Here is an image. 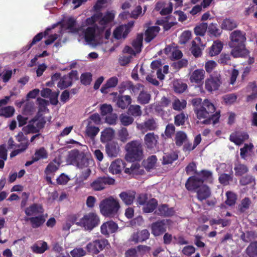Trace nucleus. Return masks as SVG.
I'll return each mask as SVG.
<instances>
[{"label":"nucleus","instance_id":"nucleus-1","mask_svg":"<svg viewBox=\"0 0 257 257\" xmlns=\"http://www.w3.org/2000/svg\"><path fill=\"white\" fill-rule=\"evenodd\" d=\"M215 111V107L213 103L209 100L206 99L202 102L201 106L198 108L194 109V111L198 119L206 118L202 121L204 124H216L219 121L220 118V111Z\"/></svg>","mask_w":257,"mask_h":257},{"label":"nucleus","instance_id":"nucleus-2","mask_svg":"<svg viewBox=\"0 0 257 257\" xmlns=\"http://www.w3.org/2000/svg\"><path fill=\"white\" fill-rule=\"evenodd\" d=\"M229 46L232 48L231 55L234 58L243 57L248 53L245 48V33L240 30L233 31L230 35Z\"/></svg>","mask_w":257,"mask_h":257},{"label":"nucleus","instance_id":"nucleus-3","mask_svg":"<svg viewBox=\"0 0 257 257\" xmlns=\"http://www.w3.org/2000/svg\"><path fill=\"white\" fill-rule=\"evenodd\" d=\"M126 161H142L144 155L143 146L139 141L134 140L125 146Z\"/></svg>","mask_w":257,"mask_h":257},{"label":"nucleus","instance_id":"nucleus-4","mask_svg":"<svg viewBox=\"0 0 257 257\" xmlns=\"http://www.w3.org/2000/svg\"><path fill=\"white\" fill-rule=\"evenodd\" d=\"M99 208L103 215L112 217L117 213L120 206L118 200L110 196L100 202Z\"/></svg>","mask_w":257,"mask_h":257},{"label":"nucleus","instance_id":"nucleus-5","mask_svg":"<svg viewBox=\"0 0 257 257\" xmlns=\"http://www.w3.org/2000/svg\"><path fill=\"white\" fill-rule=\"evenodd\" d=\"M99 218L94 212H89L83 216L75 224L83 227L85 230H91L98 225Z\"/></svg>","mask_w":257,"mask_h":257},{"label":"nucleus","instance_id":"nucleus-6","mask_svg":"<svg viewBox=\"0 0 257 257\" xmlns=\"http://www.w3.org/2000/svg\"><path fill=\"white\" fill-rule=\"evenodd\" d=\"M221 83V75L219 72L215 71L206 80L205 88L208 91L212 92L217 90Z\"/></svg>","mask_w":257,"mask_h":257},{"label":"nucleus","instance_id":"nucleus-7","mask_svg":"<svg viewBox=\"0 0 257 257\" xmlns=\"http://www.w3.org/2000/svg\"><path fill=\"white\" fill-rule=\"evenodd\" d=\"M108 244V241L105 239H96L88 243L86 248L88 252L97 254Z\"/></svg>","mask_w":257,"mask_h":257},{"label":"nucleus","instance_id":"nucleus-8","mask_svg":"<svg viewBox=\"0 0 257 257\" xmlns=\"http://www.w3.org/2000/svg\"><path fill=\"white\" fill-rule=\"evenodd\" d=\"M114 179L107 177H99L91 184V187L95 191H100L104 189L106 185H112L114 183Z\"/></svg>","mask_w":257,"mask_h":257},{"label":"nucleus","instance_id":"nucleus-9","mask_svg":"<svg viewBox=\"0 0 257 257\" xmlns=\"http://www.w3.org/2000/svg\"><path fill=\"white\" fill-rule=\"evenodd\" d=\"M124 165V172L126 174L135 175L142 174L144 172L143 167L138 162H127Z\"/></svg>","mask_w":257,"mask_h":257},{"label":"nucleus","instance_id":"nucleus-10","mask_svg":"<svg viewBox=\"0 0 257 257\" xmlns=\"http://www.w3.org/2000/svg\"><path fill=\"white\" fill-rule=\"evenodd\" d=\"M249 135L246 132L237 131L232 133L229 136V140L236 145H240L248 140Z\"/></svg>","mask_w":257,"mask_h":257},{"label":"nucleus","instance_id":"nucleus-11","mask_svg":"<svg viewBox=\"0 0 257 257\" xmlns=\"http://www.w3.org/2000/svg\"><path fill=\"white\" fill-rule=\"evenodd\" d=\"M203 185L202 181L200 180L196 175H195L188 179L185 184V187L189 191H196Z\"/></svg>","mask_w":257,"mask_h":257},{"label":"nucleus","instance_id":"nucleus-12","mask_svg":"<svg viewBox=\"0 0 257 257\" xmlns=\"http://www.w3.org/2000/svg\"><path fill=\"white\" fill-rule=\"evenodd\" d=\"M159 136L154 133H147L144 137V143L146 147L148 149H152L155 148L158 144Z\"/></svg>","mask_w":257,"mask_h":257},{"label":"nucleus","instance_id":"nucleus-13","mask_svg":"<svg viewBox=\"0 0 257 257\" xmlns=\"http://www.w3.org/2000/svg\"><path fill=\"white\" fill-rule=\"evenodd\" d=\"M44 210L41 204L34 203L27 207L25 212L27 216H36L43 214Z\"/></svg>","mask_w":257,"mask_h":257},{"label":"nucleus","instance_id":"nucleus-14","mask_svg":"<svg viewBox=\"0 0 257 257\" xmlns=\"http://www.w3.org/2000/svg\"><path fill=\"white\" fill-rule=\"evenodd\" d=\"M60 165L59 162H51L45 170L46 174V179L48 182L51 183V179L53 177L54 173L58 170Z\"/></svg>","mask_w":257,"mask_h":257},{"label":"nucleus","instance_id":"nucleus-15","mask_svg":"<svg viewBox=\"0 0 257 257\" xmlns=\"http://www.w3.org/2000/svg\"><path fill=\"white\" fill-rule=\"evenodd\" d=\"M151 229L152 233L155 236H158L163 234L166 231L164 221H158L152 223Z\"/></svg>","mask_w":257,"mask_h":257},{"label":"nucleus","instance_id":"nucleus-16","mask_svg":"<svg viewBox=\"0 0 257 257\" xmlns=\"http://www.w3.org/2000/svg\"><path fill=\"white\" fill-rule=\"evenodd\" d=\"M89 162H72V164L75 165L78 168L82 170L81 178L82 180L87 179L90 175L91 171L88 168Z\"/></svg>","mask_w":257,"mask_h":257},{"label":"nucleus","instance_id":"nucleus-17","mask_svg":"<svg viewBox=\"0 0 257 257\" xmlns=\"http://www.w3.org/2000/svg\"><path fill=\"white\" fill-rule=\"evenodd\" d=\"M117 228V225L114 222L107 221L101 226V232L104 235H107L115 232Z\"/></svg>","mask_w":257,"mask_h":257},{"label":"nucleus","instance_id":"nucleus-18","mask_svg":"<svg viewBox=\"0 0 257 257\" xmlns=\"http://www.w3.org/2000/svg\"><path fill=\"white\" fill-rule=\"evenodd\" d=\"M47 217V214H43L35 217H27L25 220L30 221L32 227L36 228L41 226L45 222Z\"/></svg>","mask_w":257,"mask_h":257},{"label":"nucleus","instance_id":"nucleus-19","mask_svg":"<svg viewBox=\"0 0 257 257\" xmlns=\"http://www.w3.org/2000/svg\"><path fill=\"white\" fill-rule=\"evenodd\" d=\"M158 127L157 123L153 118H150L140 124L139 128L143 132L155 131Z\"/></svg>","mask_w":257,"mask_h":257},{"label":"nucleus","instance_id":"nucleus-20","mask_svg":"<svg viewBox=\"0 0 257 257\" xmlns=\"http://www.w3.org/2000/svg\"><path fill=\"white\" fill-rule=\"evenodd\" d=\"M160 31V28L158 26L149 27L145 32V41L146 43H150L158 35Z\"/></svg>","mask_w":257,"mask_h":257},{"label":"nucleus","instance_id":"nucleus-21","mask_svg":"<svg viewBox=\"0 0 257 257\" xmlns=\"http://www.w3.org/2000/svg\"><path fill=\"white\" fill-rule=\"evenodd\" d=\"M247 91L251 90L250 94L247 95L246 101L247 102H253L257 100V86L255 81L250 82L246 87Z\"/></svg>","mask_w":257,"mask_h":257},{"label":"nucleus","instance_id":"nucleus-22","mask_svg":"<svg viewBox=\"0 0 257 257\" xmlns=\"http://www.w3.org/2000/svg\"><path fill=\"white\" fill-rule=\"evenodd\" d=\"M136 193L133 191H123L119 194L122 201L126 205H131L135 198Z\"/></svg>","mask_w":257,"mask_h":257},{"label":"nucleus","instance_id":"nucleus-23","mask_svg":"<svg viewBox=\"0 0 257 257\" xmlns=\"http://www.w3.org/2000/svg\"><path fill=\"white\" fill-rule=\"evenodd\" d=\"M98 29L97 25L87 27L84 31V38L86 42L88 43H92L95 40V33Z\"/></svg>","mask_w":257,"mask_h":257},{"label":"nucleus","instance_id":"nucleus-24","mask_svg":"<svg viewBox=\"0 0 257 257\" xmlns=\"http://www.w3.org/2000/svg\"><path fill=\"white\" fill-rule=\"evenodd\" d=\"M149 236V231L147 229H143L140 231L134 233L131 237V240L136 243L142 242L148 239Z\"/></svg>","mask_w":257,"mask_h":257},{"label":"nucleus","instance_id":"nucleus-25","mask_svg":"<svg viewBox=\"0 0 257 257\" xmlns=\"http://www.w3.org/2000/svg\"><path fill=\"white\" fill-rule=\"evenodd\" d=\"M118 79L116 76L109 78L106 83L102 85L100 91L103 94H107L109 92V89L115 87L118 83Z\"/></svg>","mask_w":257,"mask_h":257},{"label":"nucleus","instance_id":"nucleus-26","mask_svg":"<svg viewBox=\"0 0 257 257\" xmlns=\"http://www.w3.org/2000/svg\"><path fill=\"white\" fill-rule=\"evenodd\" d=\"M197 198L202 201L210 197L211 191L209 188L206 185L203 184L202 186L196 190Z\"/></svg>","mask_w":257,"mask_h":257},{"label":"nucleus","instance_id":"nucleus-27","mask_svg":"<svg viewBox=\"0 0 257 257\" xmlns=\"http://www.w3.org/2000/svg\"><path fill=\"white\" fill-rule=\"evenodd\" d=\"M105 150L109 157L111 158L116 157L119 151V148L117 143L111 142L106 145Z\"/></svg>","mask_w":257,"mask_h":257},{"label":"nucleus","instance_id":"nucleus-28","mask_svg":"<svg viewBox=\"0 0 257 257\" xmlns=\"http://www.w3.org/2000/svg\"><path fill=\"white\" fill-rule=\"evenodd\" d=\"M132 103V98L130 95H119L117 98V106L121 109H125Z\"/></svg>","mask_w":257,"mask_h":257},{"label":"nucleus","instance_id":"nucleus-29","mask_svg":"<svg viewBox=\"0 0 257 257\" xmlns=\"http://www.w3.org/2000/svg\"><path fill=\"white\" fill-rule=\"evenodd\" d=\"M174 210L173 208H169L166 204L159 206L156 210L155 213L163 216H171L174 214Z\"/></svg>","mask_w":257,"mask_h":257},{"label":"nucleus","instance_id":"nucleus-30","mask_svg":"<svg viewBox=\"0 0 257 257\" xmlns=\"http://www.w3.org/2000/svg\"><path fill=\"white\" fill-rule=\"evenodd\" d=\"M205 71L203 69H196L194 71L190 77L191 82L200 83L204 78Z\"/></svg>","mask_w":257,"mask_h":257},{"label":"nucleus","instance_id":"nucleus-31","mask_svg":"<svg viewBox=\"0 0 257 257\" xmlns=\"http://www.w3.org/2000/svg\"><path fill=\"white\" fill-rule=\"evenodd\" d=\"M76 21L73 18L70 17L68 19L65 24L67 30L72 33H78L81 30V27H76Z\"/></svg>","mask_w":257,"mask_h":257},{"label":"nucleus","instance_id":"nucleus-32","mask_svg":"<svg viewBox=\"0 0 257 257\" xmlns=\"http://www.w3.org/2000/svg\"><path fill=\"white\" fill-rule=\"evenodd\" d=\"M70 161H89L88 158H86L85 155L84 153L80 152L77 149L71 150L69 154Z\"/></svg>","mask_w":257,"mask_h":257},{"label":"nucleus","instance_id":"nucleus-33","mask_svg":"<svg viewBox=\"0 0 257 257\" xmlns=\"http://www.w3.org/2000/svg\"><path fill=\"white\" fill-rule=\"evenodd\" d=\"M51 30L50 28H47L45 31L43 32H40L37 34L33 39L32 42L26 46L25 50L27 51L31 49V48L37 42L40 41L44 37H46L48 34V32Z\"/></svg>","mask_w":257,"mask_h":257},{"label":"nucleus","instance_id":"nucleus-34","mask_svg":"<svg viewBox=\"0 0 257 257\" xmlns=\"http://www.w3.org/2000/svg\"><path fill=\"white\" fill-rule=\"evenodd\" d=\"M223 48V43L220 41H215L209 48V54L211 56L219 54Z\"/></svg>","mask_w":257,"mask_h":257},{"label":"nucleus","instance_id":"nucleus-35","mask_svg":"<svg viewBox=\"0 0 257 257\" xmlns=\"http://www.w3.org/2000/svg\"><path fill=\"white\" fill-rule=\"evenodd\" d=\"M237 27V24L235 21L231 19L226 18L223 20L221 28L222 29L231 31Z\"/></svg>","mask_w":257,"mask_h":257},{"label":"nucleus","instance_id":"nucleus-36","mask_svg":"<svg viewBox=\"0 0 257 257\" xmlns=\"http://www.w3.org/2000/svg\"><path fill=\"white\" fill-rule=\"evenodd\" d=\"M123 168H125V165L123 162H112L109 167V171L113 174H117L120 173Z\"/></svg>","mask_w":257,"mask_h":257},{"label":"nucleus","instance_id":"nucleus-37","mask_svg":"<svg viewBox=\"0 0 257 257\" xmlns=\"http://www.w3.org/2000/svg\"><path fill=\"white\" fill-rule=\"evenodd\" d=\"M48 156L47 151L44 147L37 149L32 161H39L40 160L46 159Z\"/></svg>","mask_w":257,"mask_h":257},{"label":"nucleus","instance_id":"nucleus-38","mask_svg":"<svg viewBox=\"0 0 257 257\" xmlns=\"http://www.w3.org/2000/svg\"><path fill=\"white\" fill-rule=\"evenodd\" d=\"M31 248L33 252L37 253H43L48 248L47 244L46 242L39 241L35 243Z\"/></svg>","mask_w":257,"mask_h":257},{"label":"nucleus","instance_id":"nucleus-39","mask_svg":"<svg viewBox=\"0 0 257 257\" xmlns=\"http://www.w3.org/2000/svg\"><path fill=\"white\" fill-rule=\"evenodd\" d=\"M38 120V118L36 117H35L33 118L30 121V123L27 125L23 127V131L26 134H30V133H37L39 132V129H38L34 125V123L37 121Z\"/></svg>","mask_w":257,"mask_h":257},{"label":"nucleus","instance_id":"nucleus-40","mask_svg":"<svg viewBox=\"0 0 257 257\" xmlns=\"http://www.w3.org/2000/svg\"><path fill=\"white\" fill-rule=\"evenodd\" d=\"M151 98V96L149 92L142 90L137 97V101L141 104L145 105L149 103Z\"/></svg>","mask_w":257,"mask_h":257},{"label":"nucleus","instance_id":"nucleus-41","mask_svg":"<svg viewBox=\"0 0 257 257\" xmlns=\"http://www.w3.org/2000/svg\"><path fill=\"white\" fill-rule=\"evenodd\" d=\"M72 85V82L69 76L66 75L62 77L57 84V86L61 90L64 89Z\"/></svg>","mask_w":257,"mask_h":257},{"label":"nucleus","instance_id":"nucleus-42","mask_svg":"<svg viewBox=\"0 0 257 257\" xmlns=\"http://www.w3.org/2000/svg\"><path fill=\"white\" fill-rule=\"evenodd\" d=\"M196 176L202 181L203 183L204 181L210 182L212 181V173L209 170H202L198 172Z\"/></svg>","mask_w":257,"mask_h":257},{"label":"nucleus","instance_id":"nucleus-43","mask_svg":"<svg viewBox=\"0 0 257 257\" xmlns=\"http://www.w3.org/2000/svg\"><path fill=\"white\" fill-rule=\"evenodd\" d=\"M99 132V127L94 126L92 124L87 123L85 133L86 135L91 139H94Z\"/></svg>","mask_w":257,"mask_h":257},{"label":"nucleus","instance_id":"nucleus-44","mask_svg":"<svg viewBox=\"0 0 257 257\" xmlns=\"http://www.w3.org/2000/svg\"><path fill=\"white\" fill-rule=\"evenodd\" d=\"M158 202L155 199H151L148 201L144 205L143 209L145 213H150L153 212L156 208Z\"/></svg>","mask_w":257,"mask_h":257},{"label":"nucleus","instance_id":"nucleus-45","mask_svg":"<svg viewBox=\"0 0 257 257\" xmlns=\"http://www.w3.org/2000/svg\"><path fill=\"white\" fill-rule=\"evenodd\" d=\"M173 88L176 93H182L187 88V85L181 80H176L173 82Z\"/></svg>","mask_w":257,"mask_h":257},{"label":"nucleus","instance_id":"nucleus-46","mask_svg":"<svg viewBox=\"0 0 257 257\" xmlns=\"http://www.w3.org/2000/svg\"><path fill=\"white\" fill-rule=\"evenodd\" d=\"M128 112L132 116L135 117H140L142 114L141 107L139 105H131L128 108Z\"/></svg>","mask_w":257,"mask_h":257},{"label":"nucleus","instance_id":"nucleus-47","mask_svg":"<svg viewBox=\"0 0 257 257\" xmlns=\"http://www.w3.org/2000/svg\"><path fill=\"white\" fill-rule=\"evenodd\" d=\"M143 36L142 34L137 35L135 40L132 42V46L137 53H140L142 50L143 46Z\"/></svg>","mask_w":257,"mask_h":257},{"label":"nucleus","instance_id":"nucleus-48","mask_svg":"<svg viewBox=\"0 0 257 257\" xmlns=\"http://www.w3.org/2000/svg\"><path fill=\"white\" fill-rule=\"evenodd\" d=\"M119 120L121 124L125 126L132 124L134 121L133 116H129L125 113H121L119 116Z\"/></svg>","mask_w":257,"mask_h":257},{"label":"nucleus","instance_id":"nucleus-49","mask_svg":"<svg viewBox=\"0 0 257 257\" xmlns=\"http://www.w3.org/2000/svg\"><path fill=\"white\" fill-rule=\"evenodd\" d=\"M207 27L208 25L206 23H202L194 28V33L196 36H204L206 32Z\"/></svg>","mask_w":257,"mask_h":257},{"label":"nucleus","instance_id":"nucleus-50","mask_svg":"<svg viewBox=\"0 0 257 257\" xmlns=\"http://www.w3.org/2000/svg\"><path fill=\"white\" fill-rule=\"evenodd\" d=\"M114 18V14L112 12H107L106 14L99 19V23L101 25H105L111 22Z\"/></svg>","mask_w":257,"mask_h":257},{"label":"nucleus","instance_id":"nucleus-51","mask_svg":"<svg viewBox=\"0 0 257 257\" xmlns=\"http://www.w3.org/2000/svg\"><path fill=\"white\" fill-rule=\"evenodd\" d=\"M226 200L225 203L226 205L231 206L234 205L237 200V195L232 191H227L225 193Z\"/></svg>","mask_w":257,"mask_h":257},{"label":"nucleus","instance_id":"nucleus-52","mask_svg":"<svg viewBox=\"0 0 257 257\" xmlns=\"http://www.w3.org/2000/svg\"><path fill=\"white\" fill-rule=\"evenodd\" d=\"M251 201L250 199L249 198L246 197L244 199H243L241 201L240 203L238 206V211L240 213H244L245 212L247 209H249L250 204H251Z\"/></svg>","mask_w":257,"mask_h":257},{"label":"nucleus","instance_id":"nucleus-53","mask_svg":"<svg viewBox=\"0 0 257 257\" xmlns=\"http://www.w3.org/2000/svg\"><path fill=\"white\" fill-rule=\"evenodd\" d=\"M15 112V108L13 106H8L0 108V116L5 117H12Z\"/></svg>","mask_w":257,"mask_h":257},{"label":"nucleus","instance_id":"nucleus-54","mask_svg":"<svg viewBox=\"0 0 257 257\" xmlns=\"http://www.w3.org/2000/svg\"><path fill=\"white\" fill-rule=\"evenodd\" d=\"M207 28L211 36L218 37L221 34L222 31L218 28L217 24L211 23Z\"/></svg>","mask_w":257,"mask_h":257},{"label":"nucleus","instance_id":"nucleus-55","mask_svg":"<svg viewBox=\"0 0 257 257\" xmlns=\"http://www.w3.org/2000/svg\"><path fill=\"white\" fill-rule=\"evenodd\" d=\"M188 118V116L184 112L177 114L174 117V123L176 126L183 125L185 124L186 120Z\"/></svg>","mask_w":257,"mask_h":257},{"label":"nucleus","instance_id":"nucleus-56","mask_svg":"<svg viewBox=\"0 0 257 257\" xmlns=\"http://www.w3.org/2000/svg\"><path fill=\"white\" fill-rule=\"evenodd\" d=\"M187 139L186 134L182 132H177L175 136V143L177 146H181Z\"/></svg>","mask_w":257,"mask_h":257},{"label":"nucleus","instance_id":"nucleus-57","mask_svg":"<svg viewBox=\"0 0 257 257\" xmlns=\"http://www.w3.org/2000/svg\"><path fill=\"white\" fill-rule=\"evenodd\" d=\"M232 56L231 53L230 54L222 53L220 56L218 60L219 63L225 65H231V56Z\"/></svg>","mask_w":257,"mask_h":257},{"label":"nucleus","instance_id":"nucleus-58","mask_svg":"<svg viewBox=\"0 0 257 257\" xmlns=\"http://www.w3.org/2000/svg\"><path fill=\"white\" fill-rule=\"evenodd\" d=\"M234 170L236 175L241 176L248 171V168L245 165L238 163L235 165Z\"/></svg>","mask_w":257,"mask_h":257},{"label":"nucleus","instance_id":"nucleus-59","mask_svg":"<svg viewBox=\"0 0 257 257\" xmlns=\"http://www.w3.org/2000/svg\"><path fill=\"white\" fill-rule=\"evenodd\" d=\"M247 254L250 256L257 255V241L250 243L246 249Z\"/></svg>","mask_w":257,"mask_h":257},{"label":"nucleus","instance_id":"nucleus-60","mask_svg":"<svg viewBox=\"0 0 257 257\" xmlns=\"http://www.w3.org/2000/svg\"><path fill=\"white\" fill-rule=\"evenodd\" d=\"M72 257H83L86 254V251L82 247H76L70 251Z\"/></svg>","mask_w":257,"mask_h":257},{"label":"nucleus","instance_id":"nucleus-61","mask_svg":"<svg viewBox=\"0 0 257 257\" xmlns=\"http://www.w3.org/2000/svg\"><path fill=\"white\" fill-rule=\"evenodd\" d=\"M92 74L91 73L86 72L81 74L80 77L81 82L84 85H88L92 81Z\"/></svg>","mask_w":257,"mask_h":257},{"label":"nucleus","instance_id":"nucleus-62","mask_svg":"<svg viewBox=\"0 0 257 257\" xmlns=\"http://www.w3.org/2000/svg\"><path fill=\"white\" fill-rule=\"evenodd\" d=\"M118 136L119 140L123 143L126 142L129 139V134L127 130L125 127H122L118 132Z\"/></svg>","mask_w":257,"mask_h":257},{"label":"nucleus","instance_id":"nucleus-63","mask_svg":"<svg viewBox=\"0 0 257 257\" xmlns=\"http://www.w3.org/2000/svg\"><path fill=\"white\" fill-rule=\"evenodd\" d=\"M87 123L92 124L93 122L95 124H100L101 119L98 113H95L90 115L87 119Z\"/></svg>","mask_w":257,"mask_h":257},{"label":"nucleus","instance_id":"nucleus-64","mask_svg":"<svg viewBox=\"0 0 257 257\" xmlns=\"http://www.w3.org/2000/svg\"><path fill=\"white\" fill-rule=\"evenodd\" d=\"M188 65V61L185 59H182L177 62H173L171 67L175 70H179L183 67H186Z\"/></svg>","mask_w":257,"mask_h":257}]
</instances>
